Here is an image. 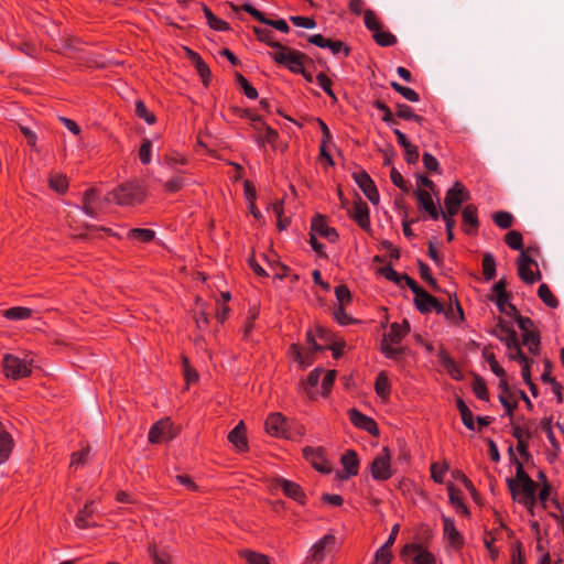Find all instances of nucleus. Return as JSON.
<instances>
[{"mask_svg":"<svg viewBox=\"0 0 564 564\" xmlns=\"http://www.w3.org/2000/svg\"><path fill=\"white\" fill-rule=\"evenodd\" d=\"M404 281L415 294L414 303L421 313H429L435 310L437 313H445L448 317L454 318V311L452 307L445 312L444 306L425 290H423L412 278L404 275Z\"/></svg>","mask_w":564,"mask_h":564,"instance_id":"f257e3e1","label":"nucleus"},{"mask_svg":"<svg viewBox=\"0 0 564 564\" xmlns=\"http://www.w3.org/2000/svg\"><path fill=\"white\" fill-rule=\"evenodd\" d=\"M410 332V325L406 321L402 324L392 323L390 332L387 334L381 343V350L386 357L398 359L403 354V348L398 347L402 338Z\"/></svg>","mask_w":564,"mask_h":564,"instance_id":"f03ea898","label":"nucleus"},{"mask_svg":"<svg viewBox=\"0 0 564 564\" xmlns=\"http://www.w3.org/2000/svg\"><path fill=\"white\" fill-rule=\"evenodd\" d=\"M270 46L275 50L270 55L276 63L288 67L292 73L304 72V61L308 59L305 54L290 50L281 43H270Z\"/></svg>","mask_w":564,"mask_h":564,"instance_id":"7ed1b4c3","label":"nucleus"},{"mask_svg":"<svg viewBox=\"0 0 564 564\" xmlns=\"http://www.w3.org/2000/svg\"><path fill=\"white\" fill-rule=\"evenodd\" d=\"M110 195L118 205L131 206L137 203H141L145 193L139 184L129 182L119 185L110 193Z\"/></svg>","mask_w":564,"mask_h":564,"instance_id":"20e7f679","label":"nucleus"},{"mask_svg":"<svg viewBox=\"0 0 564 564\" xmlns=\"http://www.w3.org/2000/svg\"><path fill=\"white\" fill-rule=\"evenodd\" d=\"M31 364L26 359H20L13 355H4L2 359V368L7 378L18 380L28 377L31 373Z\"/></svg>","mask_w":564,"mask_h":564,"instance_id":"39448f33","label":"nucleus"},{"mask_svg":"<svg viewBox=\"0 0 564 564\" xmlns=\"http://www.w3.org/2000/svg\"><path fill=\"white\" fill-rule=\"evenodd\" d=\"M499 326L501 328V332L507 334L506 346L509 350V357L513 360H517L520 365L529 361V359L524 356V354L521 350L520 341L518 339L516 330L512 327L508 326L502 318L499 319Z\"/></svg>","mask_w":564,"mask_h":564,"instance_id":"423d86ee","label":"nucleus"},{"mask_svg":"<svg viewBox=\"0 0 564 564\" xmlns=\"http://www.w3.org/2000/svg\"><path fill=\"white\" fill-rule=\"evenodd\" d=\"M265 430L270 435L292 437L291 424L281 413H272L265 421Z\"/></svg>","mask_w":564,"mask_h":564,"instance_id":"0eeeda50","label":"nucleus"},{"mask_svg":"<svg viewBox=\"0 0 564 564\" xmlns=\"http://www.w3.org/2000/svg\"><path fill=\"white\" fill-rule=\"evenodd\" d=\"M390 459L391 454L387 447L382 448L381 453L373 459L370 470L376 480H386L391 477Z\"/></svg>","mask_w":564,"mask_h":564,"instance_id":"6e6552de","label":"nucleus"},{"mask_svg":"<svg viewBox=\"0 0 564 564\" xmlns=\"http://www.w3.org/2000/svg\"><path fill=\"white\" fill-rule=\"evenodd\" d=\"M507 485L516 501L536 497L538 484L532 479L518 484L513 478H508Z\"/></svg>","mask_w":564,"mask_h":564,"instance_id":"1a4fd4ad","label":"nucleus"},{"mask_svg":"<svg viewBox=\"0 0 564 564\" xmlns=\"http://www.w3.org/2000/svg\"><path fill=\"white\" fill-rule=\"evenodd\" d=\"M352 177L359 188L364 192L366 197L372 203L378 204L379 203V193L377 189V186L375 182L371 180L369 174L365 171L355 172L352 174Z\"/></svg>","mask_w":564,"mask_h":564,"instance_id":"9d476101","label":"nucleus"},{"mask_svg":"<svg viewBox=\"0 0 564 564\" xmlns=\"http://www.w3.org/2000/svg\"><path fill=\"white\" fill-rule=\"evenodd\" d=\"M272 487L274 489H281L286 497L294 499L302 505L305 502L306 496L300 485L296 482L284 479L282 477H276L273 480Z\"/></svg>","mask_w":564,"mask_h":564,"instance_id":"9b49d317","label":"nucleus"},{"mask_svg":"<svg viewBox=\"0 0 564 564\" xmlns=\"http://www.w3.org/2000/svg\"><path fill=\"white\" fill-rule=\"evenodd\" d=\"M531 265L538 267L536 261L530 258L525 252L521 251L518 259V273L522 281L530 284L541 279L540 272L538 271L534 273L531 270Z\"/></svg>","mask_w":564,"mask_h":564,"instance_id":"f8f14e48","label":"nucleus"},{"mask_svg":"<svg viewBox=\"0 0 564 564\" xmlns=\"http://www.w3.org/2000/svg\"><path fill=\"white\" fill-rule=\"evenodd\" d=\"M174 437L172 424L169 419L158 421L149 432V442L158 444L170 441Z\"/></svg>","mask_w":564,"mask_h":564,"instance_id":"ddd939ff","label":"nucleus"},{"mask_svg":"<svg viewBox=\"0 0 564 564\" xmlns=\"http://www.w3.org/2000/svg\"><path fill=\"white\" fill-rule=\"evenodd\" d=\"M343 206L362 229H369V208L365 202L359 199L354 203L352 207H348V202L343 200Z\"/></svg>","mask_w":564,"mask_h":564,"instance_id":"4468645a","label":"nucleus"},{"mask_svg":"<svg viewBox=\"0 0 564 564\" xmlns=\"http://www.w3.org/2000/svg\"><path fill=\"white\" fill-rule=\"evenodd\" d=\"M336 538L333 534H326L318 540L310 550L306 557L307 563H321L326 553V549L335 543Z\"/></svg>","mask_w":564,"mask_h":564,"instance_id":"2eb2a0df","label":"nucleus"},{"mask_svg":"<svg viewBox=\"0 0 564 564\" xmlns=\"http://www.w3.org/2000/svg\"><path fill=\"white\" fill-rule=\"evenodd\" d=\"M305 458L321 473L328 474L332 468L327 465L324 457V448H311L306 447L303 449Z\"/></svg>","mask_w":564,"mask_h":564,"instance_id":"dca6fc26","label":"nucleus"},{"mask_svg":"<svg viewBox=\"0 0 564 564\" xmlns=\"http://www.w3.org/2000/svg\"><path fill=\"white\" fill-rule=\"evenodd\" d=\"M348 413L349 419L355 426L362 429L372 435L379 434L378 426L371 417L364 415L356 409H350Z\"/></svg>","mask_w":564,"mask_h":564,"instance_id":"f3484780","label":"nucleus"},{"mask_svg":"<svg viewBox=\"0 0 564 564\" xmlns=\"http://www.w3.org/2000/svg\"><path fill=\"white\" fill-rule=\"evenodd\" d=\"M469 199V192L459 182H456L453 187L446 192L444 203L460 206L464 202Z\"/></svg>","mask_w":564,"mask_h":564,"instance_id":"a211bd4d","label":"nucleus"},{"mask_svg":"<svg viewBox=\"0 0 564 564\" xmlns=\"http://www.w3.org/2000/svg\"><path fill=\"white\" fill-rule=\"evenodd\" d=\"M312 231L321 235L322 237L326 238L330 242H334L338 238L337 231L328 227L325 223V218L322 215H317L313 218L312 221Z\"/></svg>","mask_w":564,"mask_h":564,"instance_id":"6ab92c4d","label":"nucleus"},{"mask_svg":"<svg viewBox=\"0 0 564 564\" xmlns=\"http://www.w3.org/2000/svg\"><path fill=\"white\" fill-rule=\"evenodd\" d=\"M499 388L501 389V392L499 394V401L506 409L507 414L511 415L513 410L517 408L518 402L513 400V394L510 391L505 379L500 380Z\"/></svg>","mask_w":564,"mask_h":564,"instance_id":"aec40b11","label":"nucleus"},{"mask_svg":"<svg viewBox=\"0 0 564 564\" xmlns=\"http://www.w3.org/2000/svg\"><path fill=\"white\" fill-rule=\"evenodd\" d=\"M463 221L465 226V231L467 234H473L477 230L479 223L477 218V208L474 205H467L463 212Z\"/></svg>","mask_w":564,"mask_h":564,"instance_id":"412c9836","label":"nucleus"},{"mask_svg":"<svg viewBox=\"0 0 564 564\" xmlns=\"http://www.w3.org/2000/svg\"><path fill=\"white\" fill-rule=\"evenodd\" d=\"M413 552L415 553L413 557L414 564H435L434 556L422 549L420 545H405L403 549V553Z\"/></svg>","mask_w":564,"mask_h":564,"instance_id":"4be33fe9","label":"nucleus"},{"mask_svg":"<svg viewBox=\"0 0 564 564\" xmlns=\"http://www.w3.org/2000/svg\"><path fill=\"white\" fill-rule=\"evenodd\" d=\"M245 429L243 422H240L228 435L229 442L232 443L238 451H245L247 448Z\"/></svg>","mask_w":564,"mask_h":564,"instance_id":"5701e85b","label":"nucleus"},{"mask_svg":"<svg viewBox=\"0 0 564 564\" xmlns=\"http://www.w3.org/2000/svg\"><path fill=\"white\" fill-rule=\"evenodd\" d=\"M341 464L346 470L345 478H348L349 476H354L358 473V466H359V459L357 457V454L355 451H347L341 456Z\"/></svg>","mask_w":564,"mask_h":564,"instance_id":"b1692460","label":"nucleus"},{"mask_svg":"<svg viewBox=\"0 0 564 564\" xmlns=\"http://www.w3.org/2000/svg\"><path fill=\"white\" fill-rule=\"evenodd\" d=\"M98 197V192L96 188H89L87 189L83 195V206L82 209L84 213L91 217L97 218V210L91 206V204L96 200Z\"/></svg>","mask_w":564,"mask_h":564,"instance_id":"393cba45","label":"nucleus"},{"mask_svg":"<svg viewBox=\"0 0 564 564\" xmlns=\"http://www.w3.org/2000/svg\"><path fill=\"white\" fill-rule=\"evenodd\" d=\"M13 448V440L4 430L0 429V464H3L10 456Z\"/></svg>","mask_w":564,"mask_h":564,"instance_id":"a878e982","label":"nucleus"},{"mask_svg":"<svg viewBox=\"0 0 564 564\" xmlns=\"http://www.w3.org/2000/svg\"><path fill=\"white\" fill-rule=\"evenodd\" d=\"M444 524V533L448 538L449 542L454 546H458L462 544V538L459 532L456 530L454 522L449 518L443 519Z\"/></svg>","mask_w":564,"mask_h":564,"instance_id":"bb28decb","label":"nucleus"},{"mask_svg":"<svg viewBox=\"0 0 564 564\" xmlns=\"http://www.w3.org/2000/svg\"><path fill=\"white\" fill-rule=\"evenodd\" d=\"M482 274L486 281H490L496 276V260L489 252L482 257Z\"/></svg>","mask_w":564,"mask_h":564,"instance_id":"cd10ccee","label":"nucleus"},{"mask_svg":"<svg viewBox=\"0 0 564 564\" xmlns=\"http://www.w3.org/2000/svg\"><path fill=\"white\" fill-rule=\"evenodd\" d=\"M203 12L207 19L208 25L216 31H228L229 24L224 20L217 18L205 4H203Z\"/></svg>","mask_w":564,"mask_h":564,"instance_id":"c85d7f7f","label":"nucleus"},{"mask_svg":"<svg viewBox=\"0 0 564 564\" xmlns=\"http://www.w3.org/2000/svg\"><path fill=\"white\" fill-rule=\"evenodd\" d=\"M239 554L248 564H269V558L264 554L251 550H241Z\"/></svg>","mask_w":564,"mask_h":564,"instance_id":"c756f323","label":"nucleus"},{"mask_svg":"<svg viewBox=\"0 0 564 564\" xmlns=\"http://www.w3.org/2000/svg\"><path fill=\"white\" fill-rule=\"evenodd\" d=\"M508 453L511 456V462L516 466V479L514 480L518 484L530 480L531 477L524 471L522 463L514 456L513 448L509 447Z\"/></svg>","mask_w":564,"mask_h":564,"instance_id":"7c9ffc66","label":"nucleus"},{"mask_svg":"<svg viewBox=\"0 0 564 564\" xmlns=\"http://www.w3.org/2000/svg\"><path fill=\"white\" fill-rule=\"evenodd\" d=\"M376 392L382 399H386L389 395L390 383L388 377L384 372H380L377 377L375 384Z\"/></svg>","mask_w":564,"mask_h":564,"instance_id":"2f4dec72","label":"nucleus"},{"mask_svg":"<svg viewBox=\"0 0 564 564\" xmlns=\"http://www.w3.org/2000/svg\"><path fill=\"white\" fill-rule=\"evenodd\" d=\"M31 314H32V311L26 307H12V308L6 310L3 312L4 317H7L9 319H13V321L29 318L31 316Z\"/></svg>","mask_w":564,"mask_h":564,"instance_id":"473e14b6","label":"nucleus"},{"mask_svg":"<svg viewBox=\"0 0 564 564\" xmlns=\"http://www.w3.org/2000/svg\"><path fill=\"white\" fill-rule=\"evenodd\" d=\"M539 297L550 307H557L558 301L552 294L550 288L546 284H541L538 290Z\"/></svg>","mask_w":564,"mask_h":564,"instance_id":"72a5a7b5","label":"nucleus"},{"mask_svg":"<svg viewBox=\"0 0 564 564\" xmlns=\"http://www.w3.org/2000/svg\"><path fill=\"white\" fill-rule=\"evenodd\" d=\"M155 236V232L151 229L134 228L128 231V238L137 239L143 242L151 241Z\"/></svg>","mask_w":564,"mask_h":564,"instance_id":"f704fd0d","label":"nucleus"},{"mask_svg":"<svg viewBox=\"0 0 564 564\" xmlns=\"http://www.w3.org/2000/svg\"><path fill=\"white\" fill-rule=\"evenodd\" d=\"M391 87L399 93L401 96H403L405 99L412 102H417L420 100V96L417 93H415L413 89L409 87H404L400 85L397 82H391Z\"/></svg>","mask_w":564,"mask_h":564,"instance_id":"c9c22d12","label":"nucleus"},{"mask_svg":"<svg viewBox=\"0 0 564 564\" xmlns=\"http://www.w3.org/2000/svg\"><path fill=\"white\" fill-rule=\"evenodd\" d=\"M192 61L195 64V67L204 80L205 84H207V79L210 76L209 67L206 65V63L194 52H191Z\"/></svg>","mask_w":564,"mask_h":564,"instance_id":"e433bc0d","label":"nucleus"},{"mask_svg":"<svg viewBox=\"0 0 564 564\" xmlns=\"http://www.w3.org/2000/svg\"><path fill=\"white\" fill-rule=\"evenodd\" d=\"M91 505H93V501L89 503H86L84 509L80 510L79 513L77 514V517L75 518V524L78 528L84 529V528H88V527L93 525L87 521V518L93 513V509L90 508Z\"/></svg>","mask_w":564,"mask_h":564,"instance_id":"4c0bfd02","label":"nucleus"},{"mask_svg":"<svg viewBox=\"0 0 564 564\" xmlns=\"http://www.w3.org/2000/svg\"><path fill=\"white\" fill-rule=\"evenodd\" d=\"M414 195L416 196L419 206L423 208L425 212L430 210L435 205L430 193L424 189L419 188L414 191Z\"/></svg>","mask_w":564,"mask_h":564,"instance_id":"58836bf2","label":"nucleus"},{"mask_svg":"<svg viewBox=\"0 0 564 564\" xmlns=\"http://www.w3.org/2000/svg\"><path fill=\"white\" fill-rule=\"evenodd\" d=\"M473 391L474 393L480 399V400H484V401H487L489 395H488V390H487V387H486V382L482 378L476 376L474 378V382H473Z\"/></svg>","mask_w":564,"mask_h":564,"instance_id":"ea45409f","label":"nucleus"},{"mask_svg":"<svg viewBox=\"0 0 564 564\" xmlns=\"http://www.w3.org/2000/svg\"><path fill=\"white\" fill-rule=\"evenodd\" d=\"M135 113L149 124H153L156 120L154 113L150 112L141 100L135 101Z\"/></svg>","mask_w":564,"mask_h":564,"instance_id":"a19ab883","label":"nucleus"},{"mask_svg":"<svg viewBox=\"0 0 564 564\" xmlns=\"http://www.w3.org/2000/svg\"><path fill=\"white\" fill-rule=\"evenodd\" d=\"M235 77L248 98L256 99L258 97L256 88H253L240 73H236Z\"/></svg>","mask_w":564,"mask_h":564,"instance_id":"79ce46f5","label":"nucleus"},{"mask_svg":"<svg viewBox=\"0 0 564 564\" xmlns=\"http://www.w3.org/2000/svg\"><path fill=\"white\" fill-rule=\"evenodd\" d=\"M373 37L376 42L381 46H390L397 42V37L393 34L381 31V29L373 33Z\"/></svg>","mask_w":564,"mask_h":564,"instance_id":"37998d69","label":"nucleus"},{"mask_svg":"<svg viewBox=\"0 0 564 564\" xmlns=\"http://www.w3.org/2000/svg\"><path fill=\"white\" fill-rule=\"evenodd\" d=\"M263 132H264L263 135H258V138H257V142L261 147L265 142H268L270 144H273L274 141L276 140L278 135H279L276 130L272 129L271 127H269L267 124H263Z\"/></svg>","mask_w":564,"mask_h":564,"instance_id":"c03bdc74","label":"nucleus"},{"mask_svg":"<svg viewBox=\"0 0 564 564\" xmlns=\"http://www.w3.org/2000/svg\"><path fill=\"white\" fill-rule=\"evenodd\" d=\"M391 558H392V555L390 552V547H386L384 545H381L377 550V552L375 554V560L372 561L371 564H390Z\"/></svg>","mask_w":564,"mask_h":564,"instance_id":"a18cd8bd","label":"nucleus"},{"mask_svg":"<svg viewBox=\"0 0 564 564\" xmlns=\"http://www.w3.org/2000/svg\"><path fill=\"white\" fill-rule=\"evenodd\" d=\"M513 217L508 212H498L494 215V221L497 226L502 229L510 228L512 225Z\"/></svg>","mask_w":564,"mask_h":564,"instance_id":"49530a36","label":"nucleus"},{"mask_svg":"<svg viewBox=\"0 0 564 564\" xmlns=\"http://www.w3.org/2000/svg\"><path fill=\"white\" fill-rule=\"evenodd\" d=\"M505 241L510 248L522 250V236L519 231H509L505 237Z\"/></svg>","mask_w":564,"mask_h":564,"instance_id":"de8ad7c7","label":"nucleus"},{"mask_svg":"<svg viewBox=\"0 0 564 564\" xmlns=\"http://www.w3.org/2000/svg\"><path fill=\"white\" fill-rule=\"evenodd\" d=\"M151 153L152 142L150 139L144 138L139 150V156L143 164H149L151 162Z\"/></svg>","mask_w":564,"mask_h":564,"instance_id":"09e8293b","label":"nucleus"},{"mask_svg":"<svg viewBox=\"0 0 564 564\" xmlns=\"http://www.w3.org/2000/svg\"><path fill=\"white\" fill-rule=\"evenodd\" d=\"M541 427L546 433L547 440L552 444L553 448L560 451V444L556 441L554 433L552 431V420L549 417L543 419L541 422Z\"/></svg>","mask_w":564,"mask_h":564,"instance_id":"8fccbe9b","label":"nucleus"},{"mask_svg":"<svg viewBox=\"0 0 564 564\" xmlns=\"http://www.w3.org/2000/svg\"><path fill=\"white\" fill-rule=\"evenodd\" d=\"M484 357L486 358V361L489 364L491 371L502 380L506 376V371L499 366L498 361L495 358V355L491 352L484 351Z\"/></svg>","mask_w":564,"mask_h":564,"instance_id":"3c124183","label":"nucleus"},{"mask_svg":"<svg viewBox=\"0 0 564 564\" xmlns=\"http://www.w3.org/2000/svg\"><path fill=\"white\" fill-rule=\"evenodd\" d=\"M67 178L64 175H53L50 178V186L57 193H65L67 189Z\"/></svg>","mask_w":564,"mask_h":564,"instance_id":"603ef678","label":"nucleus"},{"mask_svg":"<svg viewBox=\"0 0 564 564\" xmlns=\"http://www.w3.org/2000/svg\"><path fill=\"white\" fill-rule=\"evenodd\" d=\"M149 553L154 564H170V556L166 552L159 551L155 546H150Z\"/></svg>","mask_w":564,"mask_h":564,"instance_id":"864d4df0","label":"nucleus"},{"mask_svg":"<svg viewBox=\"0 0 564 564\" xmlns=\"http://www.w3.org/2000/svg\"><path fill=\"white\" fill-rule=\"evenodd\" d=\"M419 268H420V274H421V278L427 282L432 288L433 290L435 291H438V286H437V283L436 281L432 278L431 273H430V268L426 263L420 261L419 262Z\"/></svg>","mask_w":564,"mask_h":564,"instance_id":"5fc2aeb1","label":"nucleus"},{"mask_svg":"<svg viewBox=\"0 0 564 564\" xmlns=\"http://www.w3.org/2000/svg\"><path fill=\"white\" fill-rule=\"evenodd\" d=\"M335 295L341 306L349 303L351 300V293L345 285H338L335 288Z\"/></svg>","mask_w":564,"mask_h":564,"instance_id":"6e6d98bb","label":"nucleus"},{"mask_svg":"<svg viewBox=\"0 0 564 564\" xmlns=\"http://www.w3.org/2000/svg\"><path fill=\"white\" fill-rule=\"evenodd\" d=\"M379 272H380L382 275H384L388 280H390V281H392V282H394V283H397V284H401V281H402V280H404V275H405V274H402V275H401V274L397 273V272L392 269V267H390V265H386V267L381 268V269L379 270Z\"/></svg>","mask_w":564,"mask_h":564,"instance_id":"4d7b16f0","label":"nucleus"},{"mask_svg":"<svg viewBox=\"0 0 564 564\" xmlns=\"http://www.w3.org/2000/svg\"><path fill=\"white\" fill-rule=\"evenodd\" d=\"M366 26L372 31L373 33L381 29L380 23L378 22L376 14L371 10H366L364 15Z\"/></svg>","mask_w":564,"mask_h":564,"instance_id":"13d9d810","label":"nucleus"},{"mask_svg":"<svg viewBox=\"0 0 564 564\" xmlns=\"http://www.w3.org/2000/svg\"><path fill=\"white\" fill-rule=\"evenodd\" d=\"M390 178L392 183L398 186L403 192H409L410 187L408 183L403 180L402 175L398 172L397 169L392 167L390 171Z\"/></svg>","mask_w":564,"mask_h":564,"instance_id":"bf43d9fd","label":"nucleus"},{"mask_svg":"<svg viewBox=\"0 0 564 564\" xmlns=\"http://www.w3.org/2000/svg\"><path fill=\"white\" fill-rule=\"evenodd\" d=\"M290 21L296 25V26H301V28H305V29H314L316 26V23L313 19L311 18H305V17H300V15H292L290 18Z\"/></svg>","mask_w":564,"mask_h":564,"instance_id":"052dcab7","label":"nucleus"},{"mask_svg":"<svg viewBox=\"0 0 564 564\" xmlns=\"http://www.w3.org/2000/svg\"><path fill=\"white\" fill-rule=\"evenodd\" d=\"M448 468H449V466H448V464L446 462H444L442 467H440L438 464H436V463L432 464V466H431L432 478L436 482H443V475L445 474V471Z\"/></svg>","mask_w":564,"mask_h":564,"instance_id":"680f3d73","label":"nucleus"},{"mask_svg":"<svg viewBox=\"0 0 564 564\" xmlns=\"http://www.w3.org/2000/svg\"><path fill=\"white\" fill-rule=\"evenodd\" d=\"M424 167L430 172H437L440 164L438 161L431 153L425 152L422 158Z\"/></svg>","mask_w":564,"mask_h":564,"instance_id":"e2e57ef3","label":"nucleus"},{"mask_svg":"<svg viewBox=\"0 0 564 564\" xmlns=\"http://www.w3.org/2000/svg\"><path fill=\"white\" fill-rule=\"evenodd\" d=\"M448 496H449V500L451 502L462 509L464 512H467V508L465 507V505L460 500V497H459V491H457L453 485H451L448 487Z\"/></svg>","mask_w":564,"mask_h":564,"instance_id":"0e129e2a","label":"nucleus"},{"mask_svg":"<svg viewBox=\"0 0 564 564\" xmlns=\"http://www.w3.org/2000/svg\"><path fill=\"white\" fill-rule=\"evenodd\" d=\"M334 317L341 325H348L355 322L350 316L347 315V313L344 310V306L341 305L334 310Z\"/></svg>","mask_w":564,"mask_h":564,"instance_id":"69168bd1","label":"nucleus"},{"mask_svg":"<svg viewBox=\"0 0 564 564\" xmlns=\"http://www.w3.org/2000/svg\"><path fill=\"white\" fill-rule=\"evenodd\" d=\"M90 452V447L87 446L82 452H76L72 454V463L70 466H80L84 465L87 458V455Z\"/></svg>","mask_w":564,"mask_h":564,"instance_id":"338daca9","label":"nucleus"},{"mask_svg":"<svg viewBox=\"0 0 564 564\" xmlns=\"http://www.w3.org/2000/svg\"><path fill=\"white\" fill-rule=\"evenodd\" d=\"M517 324L519 326V328L522 330V334L527 333V332H534L532 329L533 327V321L529 317H524V316H521V315H517Z\"/></svg>","mask_w":564,"mask_h":564,"instance_id":"774afa93","label":"nucleus"}]
</instances>
